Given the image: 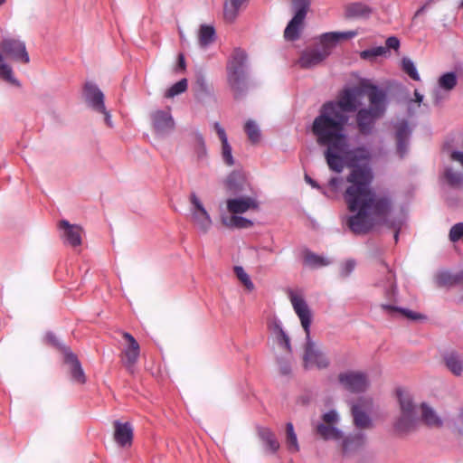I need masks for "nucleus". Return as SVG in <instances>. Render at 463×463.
<instances>
[{"label": "nucleus", "instance_id": "obj_1", "mask_svg": "<svg viewBox=\"0 0 463 463\" xmlns=\"http://www.w3.org/2000/svg\"><path fill=\"white\" fill-rule=\"evenodd\" d=\"M357 109L356 99L351 90H344L337 101L322 105L319 115L312 124V133L320 146H326L324 156L328 167L341 173L345 165L352 168L346 177L349 184L344 193V199L350 212L346 224L357 235L366 234L376 225L385 224L392 207L390 197L378 195L371 188L373 175L359 162L369 158V152L364 147L351 149L345 126L349 120L347 112Z\"/></svg>", "mask_w": 463, "mask_h": 463}, {"label": "nucleus", "instance_id": "obj_2", "mask_svg": "<svg viewBox=\"0 0 463 463\" xmlns=\"http://www.w3.org/2000/svg\"><path fill=\"white\" fill-rule=\"evenodd\" d=\"M288 297L292 307L300 319L301 326L306 333V345L303 354V363L306 369L317 367L325 369L329 365L326 356L316 346L310 338L311 311L302 296L290 290Z\"/></svg>", "mask_w": 463, "mask_h": 463}, {"label": "nucleus", "instance_id": "obj_3", "mask_svg": "<svg viewBox=\"0 0 463 463\" xmlns=\"http://www.w3.org/2000/svg\"><path fill=\"white\" fill-rule=\"evenodd\" d=\"M362 87L370 106L357 111L356 124L359 133L367 136L373 133L375 121L382 118L386 111V93L370 83H364Z\"/></svg>", "mask_w": 463, "mask_h": 463}, {"label": "nucleus", "instance_id": "obj_4", "mask_svg": "<svg viewBox=\"0 0 463 463\" xmlns=\"http://www.w3.org/2000/svg\"><path fill=\"white\" fill-rule=\"evenodd\" d=\"M5 56L15 62L28 64L29 53L24 41L16 38L6 37L0 42V78L14 84L16 80L13 76V70L5 61Z\"/></svg>", "mask_w": 463, "mask_h": 463}, {"label": "nucleus", "instance_id": "obj_5", "mask_svg": "<svg viewBox=\"0 0 463 463\" xmlns=\"http://www.w3.org/2000/svg\"><path fill=\"white\" fill-rule=\"evenodd\" d=\"M246 60V52L236 48L227 62L228 83L236 99L240 98L247 89V77L244 70Z\"/></svg>", "mask_w": 463, "mask_h": 463}, {"label": "nucleus", "instance_id": "obj_6", "mask_svg": "<svg viewBox=\"0 0 463 463\" xmlns=\"http://www.w3.org/2000/svg\"><path fill=\"white\" fill-rule=\"evenodd\" d=\"M373 406L372 399L359 398L352 405L351 411L354 419V424L360 430H369L373 427L372 419L369 416V411Z\"/></svg>", "mask_w": 463, "mask_h": 463}, {"label": "nucleus", "instance_id": "obj_7", "mask_svg": "<svg viewBox=\"0 0 463 463\" xmlns=\"http://www.w3.org/2000/svg\"><path fill=\"white\" fill-rule=\"evenodd\" d=\"M341 385L352 392H364L369 387L367 375L362 372L349 371L338 375Z\"/></svg>", "mask_w": 463, "mask_h": 463}, {"label": "nucleus", "instance_id": "obj_8", "mask_svg": "<svg viewBox=\"0 0 463 463\" xmlns=\"http://www.w3.org/2000/svg\"><path fill=\"white\" fill-rule=\"evenodd\" d=\"M193 209L191 211V219L193 224L203 233L208 232L212 227V219L204 209L199 198L195 194H192L190 196Z\"/></svg>", "mask_w": 463, "mask_h": 463}, {"label": "nucleus", "instance_id": "obj_9", "mask_svg": "<svg viewBox=\"0 0 463 463\" xmlns=\"http://www.w3.org/2000/svg\"><path fill=\"white\" fill-rule=\"evenodd\" d=\"M323 422L316 427L317 433L324 439H339L342 435L335 427L338 420V415L335 411H330L322 416Z\"/></svg>", "mask_w": 463, "mask_h": 463}, {"label": "nucleus", "instance_id": "obj_10", "mask_svg": "<svg viewBox=\"0 0 463 463\" xmlns=\"http://www.w3.org/2000/svg\"><path fill=\"white\" fill-rule=\"evenodd\" d=\"M122 336L128 342V345L122 351V363L128 370H132L138 360L140 346L131 334L123 332Z\"/></svg>", "mask_w": 463, "mask_h": 463}, {"label": "nucleus", "instance_id": "obj_11", "mask_svg": "<svg viewBox=\"0 0 463 463\" xmlns=\"http://www.w3.org/2000/svg\"><path fill=\"white\" fill-rule=\"evenodd\" d=\"M226 204L228 212L232 214H241L259 208L258 201L249 196L228 199Z\"/></svg>", "mask_w": 463, "mask_h": 463}, {"label": "nucleus", "instance_id": "obj_12", "mask_svg": "<svg viewBox=\"0 0 463 463\" xmlns=\"http://www.w3.org/2000/svg\"><path fill=\"white\" fill-rule=\"evenodd\" d=\"M59 228L63 231L62 238L66 243L71 247H78L81 244L82 228L80 226L61 220L59 222Z\"/></svg>", "mask_w": 463, "mask_h": 463}, {"label": "nucleus", "instance_id": "obj_13", "mask_svg": "<svg viewBox=\"0 0 463 463\" xmlns=\"http://www.w3.org/2000/svg\"><path fill=\"white\" fill-rule=\"evenodd\" d=\"M114 439L120 447L131 446L133 440V428L129 422L122 423L115 420Z\"/></svg>", "mask_w": 463, "mask_h": 463}, {"label": "nucleus", "instance_id": "obj_14", "mask_svg": "<svg viewBox=\"0 0 463 463\" xmlns=\"http://www.w3.org/2000/svg\"><path fill=\"white\" fill-rule=\"evenodd\" d=\"M329 55L326 49H312L306 51L302 53L298 60V64L301 68L308 69L319 64Z\"/></svg>", "mask_w": 463, "mask_h": 463}, {"label": "nucleus", "instance_id": "obj_15", "mask_svg": "<svg viewBox=\"0 0 463 463\" xmlns=\"http://www.w3.org/2000/svg\"><path fill=\"white\" fill-rule=\"evenodd\" d=\"M84 96L86 101L96 111H105L104 95L100 90L92 83H86L84 86Z\"/></svg>", "mask_w": 463, "mask_h": 463}, {"label": "nucleus", "instance_id": "obj_16", "mask_svg": "<svg viewBox=\"0 0 463 463\" xmlns=\"http://www.w3.org/2000/svg\"><path fill=\"white\" fill-rule=\"evenodd\" d=\"M154 128L159 133L171 131L175 128V121L169 111L157 110L152 114Z\"/></svg>", "mask_w": 463, "mask_h": 463}, {"label": "nucleus", "instance_id": "obj_17", "mask_svg": "<svg viewBox=\"0 0 463 463\" xmlns=\"http://www.w3.org/2000/svg\"><path fill=\"white\" fill-rule=\"evenodd\" d=\"M249 0H225L223 4V19L232 24L241 9L245 8Z\"/></svg>", "mask_w": 463, "mask_h": 463}, {"label": "nucleus", "instance_id": "obj_18", "mask_svg": "<svg viewBox=\"0 0 463 463\" xmlns=\"http://www.w3.org/2000/svg\"><path fill=\"white\" fill-rule=\"evenodd\" d=\"M396 396L399 402L400 412L416 416V406L412 394L408 390L398 388L396 390Z\"/></svg>", "mask_w": 463, "mask_h": 463}, {"label": "nucleus", "instance_id": "obj_19", "mask_svg": "<svg viewBox=\"0 0 463 463\" xmlns=\"http://www.w3.org/2000/svg\"><path fill=\"white\" fill-rule=\"evenodd\" d=\"M435 282L440 288H449L458 284H463V270L457 274H452L447 270L440 271L436 274Z\"/></svg>", "mask_w": 463, "mask_h": 463}, {"label": "nucleus", "instance_id": "obj_20", "mask_svg": "<svg viewBox=\"0 0 463 463\" xmlns=\"http://www.w3.org/2000/svg\"><path fill=\"white\" fill-rule=\"evenodd\" d=\"M417 417L412 414L401 413L393 423L395 431L399 434H406L414 430Z\"/></svg>", "mask_w": 463, "mask_h": 463}, {"label": "nucleus", "instance_id": "obj_21", "mask_svg": "<svg viewBox=\"0 0 463 463\" xmlns=\"http://www.w3.org/2000/svg\"><path fill=\"white\" fill-rule=\"evenodd\" d=\"M65 363L71 365V374L79 383H85L86 376L77 356L71 352L65 353Z\"/></svg>", "mask_w": 463, "mask_h": 463}, {"label": "nucleus", "instance_id": "obj_22", "mask_svg": "<svg viewBox=\"0 0 463 463\" xmlns=\"http://www.w3.org/2000/svg\"><path fill=\"white\" fill-rule=\"evenodd\" d=\"M357 35L355 31H348L344 33H326L321 37V49H326L330 52L333 45L341 39H350Z\"/></svg>", "mask_w": 463, "mask_h": 463}, {"label": "nucleus", "instance_id": "obj_23", "mask_svg": "<svg viewBox=\"0 0 463 463\" xmlns=\"http://www.w3.org/2000/svg\"><path fill=\"white\" fill-rule=\"evenodd\" d=\"M347 18H365L372 14V8L362 2L351 3L345 8Z\"/></svg>", "mask_w": 463, "mask_h": 463}, {"label": "nucleus", "instance_id": "obj_24", "mask_svg": "<svg viewBox=\"0 0 463 463\" xmlns=\"http://www.w3.org/2000/svg\"><path fill=\"white\" fill-rule=\"evenodd\" d=\"M409 135L410 128L406 121H402L396 125L397 151L401 157H402L406 153Z\"/></svg>", "mask_w": 463, "mask_h": 463}, {"label": "nucleus", "instance_id": "obj_25", "mask_svg": "<svg viewBox=\"0 0 463 463\" xmlns=\"http://www.w3.org/2000/svg\"><path fill=\"white\" fill-rule=\"evenodd\" d=\"M304 18L300 14H295L288 24L285 31L284 37L288 41H295L299 37V33L303 27Z\"/></svg>", "mask_w": 463, "mask_h": 463}, {"label": "nucleus", "instance_id": "obj_26", "mask_svg": "<svg viewBox=\"0 0 463 463\" xmlns=\"http://www.w3.org/2000/svg\"><path fill=\"white\" fill-rule=\"evenodd\" d=\"M421 420L429 427L439 428L442 426V420L437 412L427 403H421Z\"/></svg>", "mask_w": 463, "mask_h": 463}, {"label": "nucleus", "instance_id": "obj_27", "mask_svg": "<svg viewBox=\"0 0 463 463\" xmlns=\"http://www.w3.org/2000/svg\"><path fill=\"white\" fill-rule=\"evenodd\" d=\"M446 367L455 376H460L463 373V362L460 355L456 352H450L443 356Z\"/></svg>", "mask_w": 463, "mask_h": 463}, {"label": "nucleus", "instance_id": "obj_28", "mask_svg": "<svg viewBox=\"0 0 463 463\" xmlns=\"http://www.w3.org/2000/svg\"><path fill=\"white\" fill-rule=\"evenodd\" d=\"M365 443V436L363 433H356L346 437L343 440L342 449L344 453H349L362 448Z\"/></svg>", "mask_w": 463, "mask_h": 463}, {"label": "nucleus", "instance_id": "obj_29", "mask_svg": "<svg viewBox=\"0 0 463 463\" xmlns=\"http://www.w3.org/2000/svg\"><path fill=\"white\" fill-rule=\"evenodd\" d=\"M258 433L271 452H276L279 449V443L275 434L269 429L260 428Z\"/></svg>", "mask_w": 463, "mask_h": 463}, {"label": "nucleus", "instance_id": "obj_30", "mask_svg": "<svg viewBox=\"0 0 463 463\" xmlns=\"http://www.w3.org/2000/svg\"><path fill=\"white\" fill-rule=\"evenodd\" d=\"M222 222L229 228H250L253 225L250 220L237 216V214H232L230 218H222Z\"/></svg>", "mask_w": 463, "mask_h": 463}, {"label": "nucleus", "instance_id": "obj_31", "mask_svg": "<svg viewBox=\"0 0 463 463\" xmlns=\"http://www.w3.org/2000/svg\"><path fill=\"white\" fill-rule=\"evenodd\" d=\"M215 30L211 25H202L199 30V44L206 47L214 41Z\"/></svg>", "mask_w": 463, "mask_h": 463}, {"label": "nucleus", "instance_id": "obj_32", "mask_svg": "<svg viewBox=\"0 0 463 463\" xmlns=\"http://www.w3.org/2000/svg\"><path fill=\"white\" fill-rule=\"evenodd\" d=\"M244 131L251 144H258L260 140V130L256 122L249 119L244 125Z\"/></svg>", "mask_w": 463, "mask_h": 463}, {"label": "nucleus", "instance_id": "obj_33", "mask_svg": "<svg viewBox=\"0 0 463 463\" xmlns=\"http://www.w3.org/2000/svg\"><path fill=\"white\" fill-rule=\"evenodd\" d=\"M304 261L305 264L307 266L316 269L319 267H324L329 264V261L325 259L324 257H321L319 255H317L311 251H306L304 254Z\"/></svg>", "mask_w": 463, "mask_h": 463}, {"label": "nucleus", "instance_id": "obj_34", "mask_svg": "<svg viewBox=\"0 0 463 463\" xmlns=\"http://www.w3.org/2000/svg\"><path fill=\"white\" fill-rule=\"evenodd\" d=\"M226 187L232 194H237L244 190V181L235 175H230L226 182Z\"/></svg>", "mask_w": 463, "mask_h": 463}, {"label": "nucleus", "instance_id": "obj_35", "mask_svg": "<svg viewBox=\"0 0 463 463\" xmlns=\"http://www.w3.org/2000/svg\"><path fill=\"white\" fill-rule=\"evenodd\" d=\"M381 307L387 312L398 311L401 314H402L405 317H407L411 320H420V319H423L425 317L423 315H421L420 313H416V312H413L409 309L395 307L390 306V305L383 304V305H381Z\"/></svg>", "mask_w": 463, "mask_h": 463}, {"label": "nucleus", "instance_id": "obj_36", "mask_svg": "<svg viewBox=\"0 0 463 463\" xmlns=\"http://www.w3.org/2000/svg\"><path fill=\"white\" fill-rule=\"evenodd\" d=\"M287 432V446L289 451L298 452L299 450V446L298 443L297 435L294 431L293 424L288 422L286 427Z\"/></svg>", "mask_w": 463, "mask_h": 463}, {"label": "nucleus", "instance_id": "obj_37", "mask_svg": "<svg viewBox=\"0 0 463 463\" xmlns=\"http://www.w3.org/2000/svg\"><path fill=\"white\" fill-rule=\"evenodd\" d=\"M457 85V76L454 72H447L439 79V86L445 90H451Z\"/></svg>", "mask_w": 463, "mask_h": 463}, {"label": "nucleus", "instance_id": "obj_38", "mask_svg": "<svg viewBox=\"0 0 463 463\" xmlns=\"http://www.w3.org/2000/svg\"><path fill=\"white\" fill-rule=\"evenodd\" d=\"M444 175H445L447 182L450 185L457 186V187L463 186V174L462 173L457 172L451 168H448V169H446Z\"/></svg>", "mask_w": 463, "mask_h": 463}, {"label": "nucleus", "instance_id": "obj_39", "mask_svg": "<svg viewBox=\"0 0 463 463\" xmlns=\"http://www.w3.org/2000/svg\"><path fill=\"white\" fill-rule=\"evenodd\" d=\"M234 273L238 279L243 284V286L250 291L253 290L254 285L250 279V276L246 273L241 266L234 267Z\"/></svg>", "mask_w": 463, "mask_h": 463}, {"label": "nucleus", "instance_id": "obj_40", "mask_svg": "<svg viewBox=\"0 0 463 463\" xmlns=\"http://www.w3.org/2000/svg\"><path fill=\"white\" fill-rule=\"evenodd\" d=\"M187 89V80L186 79H183L176 83H175L171 88L167 90L165 96V98H173L178 94L184 92Z\"/></svg>", "mask_w": 463, "mask_h": 463}, {"label": "nucleus", "instance_id": "obj_41", "mask_svg": "<svg viewBox=\"0 0 463 463\" xmlns=\"http://www.w3.org/2000/svg\"><path fill=\"white\" fill-rule=\"evenodd\" d=\"M194 146L197 154L198 159L203 158L206 155V148L204 145L203 137L201 134L195 133L193 136Z\"/></svg>", "mask_w": 463, "mask_h": 463}, {"label": "nucleus", "instance_id": "obj_42", "mask_svg": "<svg viewBox=\"0 0 463 463\" xmlns=\"http://www.w3.org/2000/svg\"><path fill=\"white\" fill-rule=\"evenodd\" d=\"M311 0H291L292 6L296 11L295 14H300L302 18H306Z\"/></svg>", "mask_w": 463, "mask_h": 463}, {"label": "nucleus", "instance_id": "obj_43", "mask_svg": "<svg viewBox=\"0 0 463 463\" xmlns=\"http://www.w3.org/2000/svg\"><path fill=\"white\" fill-rule=\"evenodd\" d=\"M385 269H386V277H385L386 284L384 286L385 295L387 298H391L394 294V290L396 288L395 279H394V275H393L392 271L387 266L385 267Z\"/></svg>", "mask_w": 463, "mask_h": 463}, {"label": "nucleus", "instance_id": "obj_44", "mask_svg": "<svg viewBox=\"0 0 463 463\" xmlns=\"http://www.w3.org/2000/svg\"><path fill=\"white\" fill-rule=\"evenodd\" d=\"M402 63V70L404 72H406L414 80H420L419 73H418L413 62L410 59L403 58Z\"/></svg>", "mask_w": 463, "mask_h": 463}, {"label": "nucleus", "instance_id": "obj_45", "mask_svg": "<svg viewBox=\"0 0 463 463\" xmlns=\"http://www.w3.org/2000/svg\"><path fill=\"white\" fill-rule=\"evenodd\" d=\"M449 238L452 242H457L463 239V222H458L450 228Z\"/></svg>", "mask_w": 463, "mask_h": 463}, {"label": "nucleus", "instance_id": "obj_46", "mask_svg": "<svg viewBox=\"0 0 463 463\" xmlns=\"http://www.w3.org/2000/svg\"><path fill=\"white\" fill-rule=\"evenodd\" d=\"M222 156L226 165L231 166L234 164L232 155V146L228 141L222 143Z\"/></svg>", "mask_w": 463, "mask_h": 463}, {"label": "nucleus", "instance_id": "obj_47", "mask_svg": "<svg viewBox=\"0 0 463 463\" xmlns=\"http://www.w3.org/2000/svg\"><path fill=\"white\" fill-rule=\"evenodd\" d=\"M213 128L221 140V143L227 142L228 138L224 128L218 122L214 123Z\"/></svg>", "mask_w": 463, "mask_h": 463}, {"label": "nucleus", "instance_id": "obj_48", "mask_svg": "<svg viewBox=\"0 0 463 463\" xmlns=\"http://www.w3.org/2000/svg\"><path fill=\"white\" fill-rule=\"evenodd\" d=\"M385 44V48L387 51L389 49L398 50L400 47V41L397 37L392 36L387 38Z\"/></svg>", "mask_w": 463, "mask_h": 463}, {"label": "nucleus", "instance_id": "obj_49", "mask_svg": "<svg viewBox=\"0 0 463 463\" xmlns=\"http://www.w3.org/2000/svg\"><path fill=\"white\" fill-rule=\"evenodd\" d=\"M360 57L362 59H364V60H367V59L375 58L377 56H376V54L374 52L373 48H371V49H367V50H364V51L361 52Z\"/></svg>", "mask_w": 463, "mask_h": 463}, {"label": "nucleus", "instance_id": "obj_50", "mask_svg": "<svg viewBox=\"0 0 463 463\" xmlns=\"http://www.w3.org/2000/svg\"><path fill=\"white\" fill-rule=\"evenodd\" d=\"M355 262L354 260H347L344 266V275H349L354 269Z\"/></svg>", "mask_w": 463, "mask_h": 463}, {"label": "nucleus", "instance_id": "obj_51", "mask_svg": "<svg viewBox=\"0 0 463 463\" xmlns=\"http://www.w3.org/2000/svg\"><path fill=\"white\" fill-rule=\"evenodd\" d=\"M373 50L377 57L385 55L387 53L386 48L383 46L374 47Z\"/></svg>", "mask_w": 463, "mask_h": 463}, {"label": "nucleus", "instance_id": "obj_52", "mask_svg": "<svg viewBox=\"0 0 463 463\" xmlns=\"http://www.w3.org/2000/svg\"><path fill=\"white\" fill-rule=\"evenodd\" d=\"M178 67L181 69V70H184L185 69V61H184V54L180 53L178 55Z\"/></svg>", "mask_w": 463, "mask_h": 463}, {"label": "nucleus", "instance_id": "obj_53", "mask_svg": "<svg viewBox=\"0 0 463 463\" xmlns=\"http://www.w3.org/2000/svg\"><path fill=\"white\" fill-rule=\"evenodd\" d=\"M100 113L104 114L105 116V121H106V124L109 126V127H111V120H110V115L109 113L107 111V109H105V111H99Z\"/></svg>", "mask_w": 463, "mask_h": 463}, {"label": "nucleus", "instance_id": "obj_54", "mask_svg": "<svg viewBox=\"0 0 463 463\" xmlns=\"http://www.w3.org/2000/svg\"><path fill=\"white\" fill-rule=\"evenodd\" d=\"M305 180L307 184H309L310 185H312L313 187H316L317 188L318 187V184H317L316 181H314L309 175H305Z\"/></svg>", "mask_w": 463, "mask_h": 463}, {"label": "nucleus", "instance_id": "obj_55", "mask_svg": "<svg viewBox=\"0 0 463 463\" xmlns=\"http://www.w3.org/2000/svg\"><path fill=\"white\" fill-rule=\"evenodd\" d=\"M414 97H415V101H416L417 103H419V104H420V103L422 101V99H423V96H422V95H421V94H420L417 90H414Z\"/></svg>", "mask_w": 463, "mask_h": 463}, {"label": "nucleus", "instance_id": "obj_56", "mask_svg": "<svg viewBox=\"0 0 463 463\" xmlns=\"http://www.w3.org/2000/svg\"><path fill=\"white\" fill-rule=\"evenodd\" d=\"M338 182H339V179L337 177H333L330 179L329 184L332 187L336 188Z\"/></svg>", "mask_w": 463, "mask_h": 463}, {"label": "nucleus", "instance_id": "obj_57", "mask_svg": "<svg viewBox=\"0 0 463 463\" xmlns=\"http://www.w3.org/2000/svg\"><path fill=\"white\" fill-rule=\"evenodd\" d=\"M282 336H283V340L285 342V345H286L287 349L289 351L290 350L289 338L284 333H282Z\"/></svg>", "mask_w": 463, "mask_h": 463}, {"label": "nucleus", "instance_id": "obj_58", "mask_svg": "<svg viewBox=\"0 0 463 463\" xmlns=\"http://www.w3.org/2000/svg\"><path fill=\"white\" fill-rule=\"evenodd\" d=\"M424 9H425V6L420 7V8L416 13H415V14H414V16H413V19H415L417 16H419L420 14H422V13H423V11H424Z\"/></svg>", "mask_w": 463, "mask_h": 463}, {"label": "nucleus", "instance_id": "obj_59", "mask_svg": "<svg viewBox=\"0 0 463 463\" xmlns=\"http://www.w3.org/2000/svg\"><path fill=\"white\" fill-rule=\"evenodd\" d=\"M6 0H0V5H2Z\"/></svg>", "mask_w": 463, "mask_h": 463}, {"label": "nucleus", "instance_id": "obj_60", "mask_svg": "<svg viewBox=\"0 0 463 463\" xmlns=\"http://www.w3.org/2000/svg\"><path fill=\"white\" fill-rule=\"evenodd\" d=\"M394 237H395V240H397V239H398V232H396V233H395V236H394Z\"/></svg>", "mask_w": 463, "mask_h": 463}, {"label": "nucleus", "instance_id": "obj_61", "mask_svg": "<svg viewBox=\"0 0 463 463\" xmlns=\"http://www.w3.org/2000/svg\"><path fill=\"white\" fill-rule=\"evenodd\" d=\"M460 7H462V8H463V0H462V2H461V4H460Z\"/></svg>", "mask_w": 463, "mask_h": 463}]
</instances>
